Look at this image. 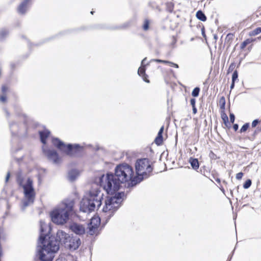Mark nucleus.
Listing matches in <instances>:
<instances>
[{"instance_id":"nucleus-42","label":"nucleus","mask_w":261,"mask_h":261,"mask_svg":"<svg viewBox=\"0 0 261 261\" xmlns=\"http://www.w3.org/2000/svg\"><path fill=\"white\" fill-rule=\"evenodd\" d=\"M168 64H169L171 66L174 67H175L176 68H178L179 67L178 65L177 64H175L174 63H173V62H170V61H169Z\"/></svg>"},{"instance_id":"nucleus-54","label":"nucleus","mask_w":261,"mask_h":261,"mask_svg":"<svg viewBox=\"0 0 261 261\" xmlns=\"http://www.w3.org/2000/svg\"><path fill=\"white\" fill-rule=\"evenodd\" d=\"M216 181H217V182H218V183H220V181H221V180H220V179L219 178H217V179H216Z\"/></svg>"},{"instance_id":"nucleus-33","label":"nucleus","mask_w":261,"mask_h":261,"mask_svg":"<svg viewBox=\"0 0 261 261\" xmlns=\"http://www.w3.org/2000/svg\"><path fill=\"white\" fill-rule=\"evenodd\" d=\"M251 41L250 39H246V40L243 41L242 42V43L241 44V49L244 48L247 46V45H248V44L251 43Z\"/></svg>"},{"instance_id":"nucleus-21","label":"nucleus","mask_w":261,"mask_h":261,"mask_svg":"<svg viewBox=\"0 0 261 261\" xmlns=\"http://www.w3.org/2000/svg\"><path fill=\"white\" fill-rule=\"evenodd\" d=\"M196 16L197 19L202 21H205L206 20V16H205L204 13L201 10H199L197 12Z\"/></svg>"},{"instance_id":"nucleus-58","label":"nucleus","mask_w":261,"mask_h":261,"mask_svg":"<svg viewBox=\"0 0 261 261\" xmlns=\"http://www.w3.org/2000/svg\"><path fill=\"white\" fill-rule=\"evenodd\" d=\"M221 191H222L223 193L224 192V189H221Z\"/></svg>"},{"instance_id":"nucleus-3","label":"nucleus","mask_w":261,"mask_h":261,"mask_svg":"<svg viewBox=\"0 0 261 261\" xmlns=\"http://www.w3.org/2000/svg\"><path fill=\"white\" fill-rule=\"evenodd\" d=\"M15 113V119H19L23 121L22 124H20L16 121V120L10 119V113L6 109H4L5 115L8 121L9 127L12 137H22L27 135L26 124L28 116L22 112L20 107L15 106L14 107Z\"/></svg>"},{"instance_id":"nucleus-13","label":"nucleus","mask_w":261,"mask_h":261,"mask_svg":"<svg viewBox=\"0 0 261 261\" xmlns=\"http://www.w3.org/2000/svg\"><path fill=\"white\" fill-rule=\"evenodd\" d=\"M69 228L73 232L78 235H82L85 232V229L83 225L76 223L71 224Z\"/></svg>"},{"instance_id":"nucleus-7","label":"nucleus","mask_w":261,"mask_h":261,"mask_svg":"<svg viewBox=\"0 0 261 261\" xmlns=\"http://www.w3.org/2000/svg\"><path fill=\"white\" fill-rule=\"evenodd\" d=\"M114 171L115 176L122 184H127L128 188L136 186L131 184L135 177L132 166L126 163L120 164L116 166Z\"/></svg>"},{"instance_id":"nucleus-23","label":"nucleus","mask_w":261,"mask_h":261,"mask_svg":"<svg viewBox=\"0 0 261 261\" xmlns=\"http://www.w3.org/2000/svg\"><path fill=\"white\" fill-rule=\"evenodd\" d=\"M9 32L6 29H3L0 31V39L3 40L8 35Z\"/></svg>"},{"instance_id":"nucleus-41","label":"nucleus","mask_w":261,"mask_h":261,"mask_svg":"<svg viewBox=\"0 0 261 261\" xmlns=\"http://www.w3.org/2000/svg\"><path fill=\"white\" fill-rule=\"evenodd\" d=\"M6 100H7V97L5 95H2V96H0V101L3 102H5L6 101Z\"/></svg>"},{"instance_id":"nucleus-52","label":"nucleus","mask_w":261,"mask_h":261,"mask_svg":"<svg viewBox=\"0 0 261 261\" xmlns=\"http://www.w3.org/2000/svg\"><path fill=\"white\" fill-rule=\"evenodd\" d=\"M234 83L235 82H231V85H230V89L232 90V89H233L234 87Z\"/></svg>"},{"instance_id":"nucleus-17","label":"nucleus","mask_w":261,"mask_h":261,"mask_svg":"<svg viewBox=\"0 0 261 261\" xmlns=\"http://www.w3.org/2000/svg\"><path fill=\"white\" fill-rule=\"evenodd\" d=\"M189 162L190 164L193 169L197 170L199 167V163L197 159L190 158L189 160Z\"/></svg>"},{"instance_id":"nucleus-35","label":"nucleus","mask_w":261,"mask_h":261,"mask_svg":"<svg viewBox=\"0 0 261 261\" xmlns=\"http://www.w3.org/2000/svg\"><path fill=\"white\" fill-rule=\"evenodd\" d=\"M238 73L237 70H235L232 75V81L234 82L238 79Z\"/></svg>"},{"instance_id":"nucleus-59","label":"nucleus","mask_w":261,"mask_h":261,"mask_svg":"<svg viewBox=\"0 0 261 261\" xmlns=\"http://www.w3.org/2000/svg\"><path fill=\"white\" fill-rule=\"evenodd\" d=\"M258 39H261V36H259V37H258Z\"/></svg>"},{"instance_id":"nucleus-5","label":"nucleus","mask_w":261,"mask_h":261,"mask_svg":"<svg viewBox=\"0 0 261 261\" xmlns=\"http://www.w3.org/2000/svg\"><path fill=\"white\" fill-rule=\"evenodd\" d=\"M136 175L132 185H137L143 179L149 177L153 170L149 160L146 158L138 159L135 163Z\"/></svg>"},{"instance_id":"nucleus-2","label":"nucleus","mask_w":261,"mask_h":261,"mask_svg":"<svg viewBox=\"0 0 261 261\" xmlns=\"http://www.w3.org/2000/svg\"><path fill=\"white\" fill-rule=\"evenodd\" d=\"M46 228H47V225L40 221L38 244L41 246H37L36 255L40 261H53L54 254L59 250V242L55 236L49 235L50 228H48L47 232H44Z\"/></svg>"},{"instance_id":"nucleus-15","label":"nucleus","mask_w":261,"mask_h":261,"mask_svg":"<svg viewBox=\"0 0 261 261\" xmlns=\"http://www.w3.org/2000/svg\"><path fill=\"white\" fill-rule=\"evenodd\" d=\"M50 134V132L48 130L45 129L43 131L39 132V135L40 138L41 142L45 144L46 143V140L47 138L49 136Z\"/></svg>"},{"instance_id":"nucleus-45","label":"nucleus","mask_w":261,"mask_h":261,"mask_svg":"<svg viewBox=\"0 0 261 261\" xmlns=\"http://www.w3.org/2000/svg\"><path fill=\"white\" fill-rule=\"evenodd\" d=\"M164 126H162L160 128V130H159V132L158 133V135L163 136V131H164Z\"/></svg>"},{"instance_id":"nucleus-26","label":"nucleus","mask_w":261,"mask_h":261,"mask_svg":"<svg viewBox=\"0 0 261 261\" xmlns=\"http://www.w3.org/2000/svg\"><path fill=\"white\" fill-rule=\"evenodd\" d=\"M163 136L158 135L154 140V142L155 143V144L158 145H160L163 143Z\"/></svg>"},{"instance_id":"nucleus-20","label":"nucleus","mask_w":261,"mask_h":261,"mask_svg":"<svg viewBox=\"0 0 261 261\" xmlns=\"http://www.w3.org/2000/svg\"><path fill=\"white\" fill-rule=\"evenodd\" d=\"M89 224L98 228L100 224V218L98 217H93Z\"/></svg>"},{"instance_id":"nucleus-49","label":"nucleus","mask_w":261,"mask_h":261,"mask_svg":"<svg viewBox=\"0 0 261 261\" xmlns=\"http://www.w3.org/2000/svg\"><path fill=\"white\" fill-rule=\"evenodd\" d=\"M233 128L235 131H237L239 128V125L238 124H234L233 125Z\"/></svg>"},{"instance_id":"nucleus-39","label":"nucleus","mask_w":261,"mask_h":261,"mask_svg":"<svg viewBox=\"0 0 261 261\" xmlns=\"http://www.w3.org/2000/svg\"><path fill=\"white\" fill-rule=\"evenodd\" d=\"M243 173L242 172H239L236 174V178L238 180H240L242 178Z\"/></svg>"},{"instance_id":"nucleus-6","label":"nucleus","mask_w":261,"mask_h":261,"mask_svg":"<svg viewBox=\"0 0 261 261\" xmlns=\"http://www.w3.org/2000/svg\"><path fill=\"white\" fill-rule=\"evenodd\" d=\"M124 195L123 192H118L113 197H108L105 200V204L102 208V212L105 214L106 223L121 206Z\"/></svg>"},{"instance_id":"nucleus-55","label":"nucleus","mask_w":261,"mask_h":261,"mask_svg":"<svg viewBox=\"0 0 261 261\" xmlns=\"http://www.w3.org/2000/svg\"><path fill=\"white\" fill-rule=\"evenodd\" d=\"M256 134V130H254V133H253V136H255Z\"/></svg>"},{"instance_id":"nucleus-4","label":"nucleus","mask_w":261,"mask_h":261,"mask_svg":"<svg viewBox=\"0 0 261 261\" xmlns=\"http://www.w3.org/2000/svg\"><path fill=\"white\" fill-rule=\"evenodd\" d=\"M74 202L72 200L65 202L50 213L51 221L57 224H64L73 214Z\"/></svg>"},{"instance_id":"nucleus-14","label":"nucleus","mask_w":261,"mask_h":261,"mask_svg":"<svg viewBox=\"0 0 261 261\" xmlns=\"http://www.w3.org/2000/svg\"><path fill=\"white\" fill-rule=\"evenodd\" d=\"M31 0H23L17 8V12L20 14H24L28 8Z\"/></svg>"},{"instance_id":"nucleus-28","label":"nucleus","mask_w":261,"mask_h":261,"mask_svg":"<svg viewBox=\"0 0 261 261\" xmlns=\"http://www.w3.org/2000/svg\"><path fill=\"white\" fill-rule=\"evenodd\" d=\"M261 33V27H258L250 33V36H255Z\"/></svg>"},{"instance_id":"nucleus-27","label":"nucleus","mask_w":261,"mask_h":261,"mask_svg":"<svg viewBox=\"0 0 261 261\" xmlns=\"http://www.w3.org/2000/svg\"><path fill=\"white\" fill-rule=\"evenodd\" d=\"M150 21L148 19H145L144 21L142 28L144 31H147L149 29Z\"/></svg>"},{"instance_id":"nucleus-18","label":"nucleus","mask_w":261,"mask_h":261,"mask_svg":"<svg viewBox=\"0 0 261 261\" xmlns=\"http://www.w3.org/2000/svg\"><path fill=\"white\" fill-rule=\"evenodd\" d=\"M23 181L24 176L22 172L21 171H19L16 173V182L19 187H21L24 185Z\"/></svg>"},{"instance_id":"nucleus-22","label":"nucleus","mask_w":261,"mask_h":261,"mask_svg":"<svg viewBox=\"0 0 261 261\" xmlns=\"http://www.w3.org/2000/svg\"><path fill=\"white\" fill-rule=\"evenodd\" d=\"M88 233L91 236L94 235L97 231L98 228L96 226H93L90 224L88 225Z\"/></svg>"},{"instance_id":"nucleus-16","label":"nucleus","mask_w":261,"mask_h":261,"mask_svg":"<svg viewBox=\"0 0 261 261\" xmlns=\"http://www.w3.org/2000/svg\"><path fill=\"white\" fill-rule=\"evenodd\" d=\"M79 172L76 169H72L69 171L68 174V178L70 181H74L78 176Z\"/></svg>"},{"instance_id":"nucleus-24","label":"nucleus","mask_w":261,"mask_h":261,"mask_svg":"<svg viewBox=\"0 0 261 261\" xmlns=\"http://www.w3.org/2000/svg\"><path fill=\"white\" fill-rule=\"evenodd\" d=\"M221 117H222V119L224 122V123L225 126L227 127H230V125L229 123L228 118L227 115L226 114L224 113L223 115H222Z\"/></svg>"},{"instance_id":"nucleus-50","label":"nucleus","mask_w":261,"mask_h":261,"mask_svg":"<svg viewBox=\"0 0 261 261\" xmlns=\"http://www.w3.org/2000/svg\"><path fill=\"white\" fill-rule=\"evenodd\" d=\"M201 33H202V35L203 37L205 38L206 37V35H205V32H204V28H203L202 29H201Z\"/></svg>"},{"instance_id":"nucleus-56","label":"nucleus","mask_w":261,"mask_h":261,"mask_svg":"<svg viewBox=\"0 0 261 261\" xmlns=\"http://www.w3.org/2000/svg\"><path fill=\"white\" fill-rule=\"evenodd\" d=\"M214 38H215V39H216V40H217V36H216V35H215V36H214Z\"/></svg>"},{"instance_id":"nucleus-31","label":"nucleus","mask_w":261,"mask_h":261,"mask_svg":"<svg viewBox=\"0 0 261 261\" xmlns=\"http://www.w3.org/2000/svg\"><path fill=\"white\" fill-rule=\"evenodd\" d=\"M219 103L221 109H224L225 106V99L224 97L222 96L220 98Z\"/></svg>"},{"instance_id":"nucleus-43","label":"nucleus","mask_w":261,"mask_h":261,"mask_svg":"<svg viewBox=\"0 0 261 261\" xmlns=\"http://www.w3.org/2000/svg\"><path fill=\"white\" fill-rule=\"evenodd\" d=\"M200 173H201L202 175H204V176H205V177H207V173H208V171H205V170H203H203H202V169L201 168L200 169Z\"/></svg>"},{"instance_id":"nucleus-60","label":"nucleus","mask_w":261,"mask_h":261,"mask_svg":"<svg viewBox=\"0 0 261 261\" xmlns=\"http://www.w3.org/2000/svg\"><path fill=\"white\" fill-rule=\"evenodd\" d=\"M193 39H194L193 38H191V40L192 41V40H193Z\"/></svg>"},{"instance_id":"nucleus-36","label":"nucleus","mask_w":261,"mask_h":261,"mask_svg":"<svg viewBox=\"0 0 261 261\" xmlns=\"http://www.w3.org/2000/svg\"><path fill=\"white\" fill-rule=\"evenodd\" d=\"M235 67V64L234 63H231L228 69V73L232 72Z\"/></svg>"},{"instance_id":"nucleus-48","label":"nucleus","mask_w":261,"mask_h":261,"mask_svg":"<svg viewBox=\"0 0 261 261\" xmlns=\"http://www.w3.org/2000/svg\"><path fill=\"white\" fill-rule=\"evenodd\" d=\"M10 177V172H8L7 174L6 175V179H5V181L6 182H8V181L9 180Z\"/></svg>"},{"instance_id":"nucleus-19","label":"nucleus","mask_w":261,"mask_h":261,"mask_svg":"<svg viewBox=\"0 0 261 261\" xmlns=\"http://www.w3.org/2000/svg\"><path fill=\"white\" fill-rule=\"evenodd\" d=\"M138 74L141 76L143 80L146 83H149V81L147 79V75L145 74V69L144 67H140L138 70Z\"/></svg>"},{"instance_id":"nucleus-11","label":"nucleus","mask_w":261,"mask_h":261,"mask_svg":"<svg viewBox=\"0 0 261 261\" xmlns=\"http://www.w3.org/2000/svg\"><path fill=\"white\" fill-rule=\"evenodd\" d=\"M43 151L47 159L54 164H58L60 161L58 153L55 150L43 149Z\"/></svg>"},{"instance_id":"nucleus-47","label":"nucleus","mask_w":261,"mask_h":261,"mask_svg":"<svg viewBox=\"0 0 261 261\" xmlns=\"http://www.w3.org/2000/svg\"><path fill=\"white\" fill-rule=\"evenodd\" d=\"M7 90V88L6 86L3 85L2 87V91L3 93H5Z\"/></svg>"},{"instance_id":"nucleus-34","label":"nucleus","mask_w":261,"mask_h":261,"mask_svg":"<svg viewBox=\"0 0 261 261\" xmlns=\"http://www.w3.org/2000/svg\"><path fill=\"white\" fill-rule=\"evenodd\" d=\"M131 24L130 21H127L125 23H124L122 25L118 27L117 29H125L128 27H129Z\"/></svg>"},{"instance_id":"nucleus-10","label":"nucleus","mask_w":261,"mask_h":261,"mask_svg":"<svg viewBox=\"0 0 261 261\" xmlns=\"http://www.w3.org/2000/svg\"><path fill=\"white\" fill-rule=\"evenodd\" d=\"M81 244V241L78 237L70 236L65 248L71 251H74L77 249Z\"/></svg>"},{"instance_id":"nucleus-29","label":"nucleus","mask_w":261,"mask_h":261,"mask_svg":"<svg viewBox=\"0 0 261 261\" xmlns=\"http://www.w3.org/2000/svg\"><path fill=\"white\" fill-rule=\"evenodd\" d=\"M200 88L199 87H196L195 88L192 92V95L193 96V97H197L198 96L199 94V92H200Z\"/></svg>"},{"instance_id":"nucleus-44","label":"nucleus","mask_w":261,"mask_h":261,"mask_svg":"<svg viewBox=\"0 0 261 261\" xmlns=\"http://www.w3.org/2000/svg\"><path fill=\"white\" fill-rule=\"evenodd\" d=\"M164 126H162L160 128V130H159V132L158 133V135L163 136V131H164Z\"/></svg>"},{"instance_id":"nucleus-8","label":"nucleus","mask_w":261,"mask_h":261,"mask_svg":"<svg viewBox=\"0 0 261 261\" xmlns=\"http://www.w3.org/2000/svg\"><path fill=\"white\" fill-rule=\"evenodd\" d=\"M52 143L60 151L70 156H77L82 153L83 150V146L78 144H65L57 138H53Z\"/></svg>"},{"instance_id":"nucleus-40","label":"nucleus","mask_w":261,"mask_h":261,"mask_svg":"<svg viewBox=\"0 0 261 261\" xmlns=\"http://www.w3.org/2000/svg\"><path fill=\"white\" fill-rule=\"evenodd\" d=\"M154 61L157 63H166V64H168V63L169 62V61H168L162 60H160V59H155Z\"/></svg>"},{"instance_id":"nucleus-30","label":"nucleus","mask_w":261,"mask_h":261,"mask_svg":"<svg viewBox=\"0 0 261 261\" xmlns=\"http://www.w3.org/2000/svg\"><path fill=\"white\" fill-rule=\"evenodd\" d=\"M249 123H245L241 128L240 130V133H243L245 132L249 128Z\"/></svg>"},{"instance_id":"nucleus-12","label":"nucleus","mask_w":261,"mask_h":261,"mask_svg":"<svg viewBox=\"0 0 261 261\" xmlns=\"http://www.w3.org/2000/svg\"><path fill=\"white\" fill-rule=\"evenodd\" d=\"M70 235L62 230H59L56 233V238L59 242V244L63 245L65 247Z\"/></svg>"},{"instance_id":"nucleus-9","label":"nucleus","mask_w":261,"mask_h":261,"mask_svg":"<svg viewBox=\"0 0 261 261\" xmlns=\"http://www.w3.org/2000/svg\"><path fill=\"white\" fill-rule=\"evenodd\" d=\"M21 187L23 190L24 194V199L21 201V209L24 211L27 206L34 203L36 194L33 181L31 178H28L26 183Z\"/></svg>"},{"instance_id":"nucleus-25","label":"nucleus","mask_w":261,"mask_h":261,"mask_svg":"<svg viewBox=\"0 0 261 261\" xmlns=\"http://www.w3.org/2000/svg\"><path fill=\"white\" fill-rule=\"evenodd\" d=\"M166 9L167 11L171 13L173 11L174 4L172 2H168L166 4Z\"/></svg>"},{"instance_id":"nucleus-38","label":"nucleus","mask_w":261,"mask_h":261,"mask_svg":"<svg viewBox=\"0 0 261 261\" xmlns=\"http://www.w3.org/2000/svg\"><path fill=\"white\" fill-rule=\"evenodd\" d=\"M230 121L231 123H233L235 120V116L233 113H230L229 115Z\"/></svg>"},{"instance_id":"nucleus-37","label":"nucleus","mask_w":261,"mask_h":261,"mask_svg":"<svg viewBox=\"0 0 261 261\" xmlns=\"http://www.w3.org/2000/svg\"><path fill=\"white\" fill-rule=\"evenodd\" d=\"M259 123V121L258 119H255L252 121L251 126L252 127H255Z\"/></svg>"},{"instance_id":"nucleus-32","label":"nucleus","mask_w":261,"mask_h":261,"mask_svg":"<svg viewBox=\"0 0 261 261\" xmlns=\"http://www.w3.org/2000/svg\"><path fill=\"white\" fill-rule=\"evenodd\" d=\"M252 184L251 180L250 179H248L246 180V181L243 184V188L244 189H248L249 188Z\"/></svg>"},{"instance_id":"nucleus-46","label":"nucleus","mask_w":261,"mask_h":261,"mask_svg":"<svg viewBox=\"0 0 261 261\" xmlns=\"http://www.w3.org/2000/svg\"><path fill=\"white\" fill-rule=\"evenodd\" d=\"M196 100L194 98H191L190 99V103L192 107L195 106Z\"/></svg>"},{"instance_id":"nucleus-51","label":"nucleus","mask_w":261,"mask_h":261,"mask_svg":"<svg viewBox=\"0 0 261 261\" xmlns=\"http://www.w3.org/2000/svg\"><path fill=\"white\" fill-rule=\"evenodd\" d=\"M192 110H193V113L194 114H196L197 112V109L195 106L192 107Z\"/></svg>"},{"instance_id":"nucleus-57","label":"nucleus","mask_w":261,"mask_h":261,"mask_svg":"<svg viewBox=\"0 0 261 261\" xmlns=\"http://www.w3.org/2000/svg\"><path fill=\"white\" fill-rule=\"evenodd\" d=\"M90 13H91V14H93V13H94V11H91Z\"/></svg>"},{"instance_id":"nucleus-53","label":"nucleus","mask_w":261,"mask_h":261,"mask_svg":"<svg viewBox=\"0 0 261 261\" xmlns=\"http://www.w3.org/2000/svg\"><path fill=\"white\" fill-rule=\"evenodd\" d=\"M146 58H144V59L142 61V62H141V64H142V66L143 65V64H144V63L145 61L146 60Z\"/></svg>"},{"instance_id":"nucleus-1","label":"nucleus","mask_w":261,"mask_h":261,"mask_svg":"<svg viewBox=\"0 0 261 261\" xmlns=\"http://www.w3.org/2000/svg\"><path fill=\"white\" fill-rule=\"evenodd\" d=\"M96 182L99 186L97 184H93L80 202V211L84 213H89L100 208L103 196L100 187H102L108 194H113L119 190L122 184L115 174L112 172L107 173L106 175H101Z\"/></svg>"}]
</instances>
